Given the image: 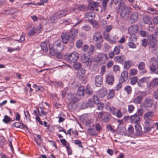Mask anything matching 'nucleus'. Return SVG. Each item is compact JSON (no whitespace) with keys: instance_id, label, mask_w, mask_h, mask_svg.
I'll use <instances>...</instances> for the list:
<instances>
[{"instance_id":"26","label":"nucleus","mask_w":158,"mask_h":158,"mask_svg":"<svg viewBox=\"0 0 158 158\" xmlns=\"http://www.w3.org/2000/svg\"><path fill=\"white\" fill-rule=\"evenodd\" d=\"M123 46L122 45L119 44L118 46L115 47L113 51L115 55H117L119 53L120 49H123Z\"/></svg>"},{"instance_id":"44","label":"nucleus","mask_w":158,"mask_h":158,"mask_svg":"<svg viewBox=\"0 0 158 158\" xmlns=\"http://www.w3.org/2000/svg\"><path fill=\"white\" fill-rule=\"evenodd\" d=\"M36 32H37V31H36V28L33 27L32 30H30L28 32V36L29 37H30L34 35Z\"/></svg>"},{"instance_id":"58","label":"nucleus","mask_w":158,"mask_h":158,"mask_svg":"<svg viewBox=\"0 0 158 158\" xmlns=\"http://www.w3.org/2000/svg\"><path fill=\"white\" fill-rule=\"evenodd\" d=\"M132 41H129V42L127 43V45L130 48H135L136 47V45Z\"/></svg>"},{"instance_id":"17","label":"nucleus","mask_w":158,"mask_h":158,"mask_svg":"<svg viewBox=\"0 0 158 158\" xmlns=\"http://www.w3.org/2000/svg\"><path fill=\"white\" fill-rule=\"evenodd\" d=\"M138 13L134 12L131 15L130 20L131 23H134L137 22L138 20Z\"/></svg>"},{"instance_id":"41","label":"nucleus","mask_w":158,"mask_h":158,"mask_svg":"<svg viewBox=\"0 0 158 158\" xmlns=\"http://www.w3.org/2000/svg\"><path fill=\"white\" fill-rule=\"evenodd\" d=\"M95 130L98 133H100L102 129V127L98 123H96L95 125Z\"/></svg>"},{"instance_id":"38","label":"nucleus","mask_w":158,"mask_h":158,"mask_svg":"<svg viewBox=\"0 0 158 158\" xmlns=\"http://www.w3.org/2000/svg\"><path fill=\"white\" fill-rule=\"evenodd\" d=\"M85 74V70L83 68H80L78 71V74L79 75V78L80 77H83Z\"/></svg>"},{"instance_id":"12","label":"nucleus","mask_w":158,"mask_h":158,"mask_svg":"<svg viewBox=\"0 0 158 158\" xmlns=\"http://www.w3.org/2000/svg\"><path fill=\"white\" fill-rule=\"evenodd\" d=\"M53 47L57 51H60L63 48L60 40H58L56 41L53 44Z\"/></svg>"},{"instance_id":"15","label":"nucleus","mask_w":158,"mask_h":158,"mask_svg":"<svg viewBox=\"0 0 158 158\" xmlns=\"http://www.w3.org/2000/svg\"><path fill=\"white\" fill-rule=\"evenodd\" d=\"M95 81L96 86L99 87L102 84V78L100 75L96 76L95 78Z\"/></svg>"},{"instance_id":"24","label":"nucleus","mask_w":158,"mask_h":158,"mask_svg":"<svg viewBox=\"0 0 158 158\" xmlns=\"http://www.w3.org/2000/svg\"><path fill=\"white\" fill-rule=\"evenodd\" d=\"M154 116V114L153 111H149L144 114L143 116V118L144 119H151V118L153 117Z\"/></svg>"},{"instance_id":"10","label":"nucleus","mask_w":158,"mask_h":158,"mask_svg":"<svg viewBox=\"0 0 158 158\" xmlns=\"http://www.w3.org/2000/svg\"><path fill=\"white\" fill-rule=\"evenodd\" d=\"M67 98L69 101L70 103L72 102L73 103H76L79 100V98L70 93L68 94Z\"/></svg>"},{"instance_id":"11","label":"nucleus","mask_w":158,"mask_h":158,"mask_svg":"<svg viewBox=\"0 0 158 158\" xmlns=\"http://www.w3.org/2000/svg\"><path fill=\"white\" fill-rule=\"evenodd\" d=\"M139 27L136 25H133L128 29V32L131 35L135 34L138 31Z\"/></svg>"},{"instance_id":"64","label":"nucleus","mask_w":158,"mask_h":158,"mask_svg":"<svg viewBox=\"0 0 158 158\" xmlns=\"http://www.w3.org/2000/svg\"><path fill=\"white\" fill-rule=\"evenodd\" d=\"M130 75H134L136 74L137 73V70L135 69H131Z\"/></svg>"},{"instance_id":"37","label":"nucleus","mask_w":158,"mask_h":158,"mask_svg":"<svg viewBox=\"0 0 158 158\" xmlns=\"http://www.w3.org/2000/svg\"><path fill=\"white\" fill-rule=\"evenodd\" d=\"M110 39L109 43L111 44H115L118 38L116 35H114L113 36H111Z\"/></svg>"},{"instance_id":"47","label":"nucleus","mask_w":158,"mask_h":158,"mask_svg":"<svg viewBox=\"0 0 158 158\" xmlns=\"http://www.w3.org/2000/svg\"><path fill=\"white\" fill-rule=\"evenodd\" d=\"M124 89L128 94H130L132 92L131 88L130 85L126 86L125 87Z\"/></svg>"},{"instance_id":"50","label":"nucleus","mask_w":158,"mask_h":158,"mask_svg":"<svg viewBox=\"0 0 158 158\" xmlns=\"http://www.w3.org/2000/svg\"><path fill=\"white\" fill-rule=\"evenodd\" d=\"M144 126H150L152 123V119H144Z\"/></svg>"},{"instance_id":"13","label":"nucleus","mask_w":158,"mask_h":158,"mask_svg":"<svg viewBox=\"0 0 158 158\" xmlns=\"http://www.w3.org/2000/svg\"><path fill=\"white\" fill-rule=\"evenodd\" d=\"M130 120L131 123H137L139 122L140 118L137 114V113L131 116Z\"/></svg>"},{"instance_id":"51","label":"nucleus","mask_w":158,"mask_h":158,"mask_svg":"<svg viewBox=\"0 0 158 158\" xmlns=\"http://www.w3.org/2000/svg\"><path fill=\"white\" fill-rule=\"evenodd\" d=\"M127 131L129 134L130 135H131L133 134L134 128L132 126L130 125L128 127Z\"/></svg>"},{"instance_id":"55","label":"nucleus","mask_w":158,"mask_h":158,"mask_svg":"<svg viewBox=\"0 0 158 158\" xmlns=\"http://www.w3.org/2000/svg\"><path fill=\"white\" fill-rule=\"evenodd\" d=\"M134 110V106L132 105H128V111L129 113H132Z\"/></svg>"},{"instance_id":"1","label":"nucleus","mask_w":158,"mask_h":158,"mask_svg":"<svg viewBox=\"0 0 158 158\" xmlns=\"http://www.w3.org/2000/svg\"><path fill=\"white\" fill-rule=\"evenodd\" d=\"M118 10L122 17L124 18L131 11V8L126 5L124 3L120 2L118 5Z\"/></svg>"},{"instance_id":"49","label":"nucleus","mask_w":158,"mask_h":158,"mask_svg":"<svg viewBox=\"0 0 158 158\" xmlns=\"http://www.w3.org/2000/svg\"><path fill=\"white\" fill-rule=\"evenodd\" d=\"M137 82V77H134L131 79L130 83L132 85H134Z\"/></svg>"},{"instance_id":"19","label":"nucleus","mask_w":158,"mask_h":158,"mask_svg":"<svg viewBox=\"0 0 158 158\" xmlns=\"http://www.w3.org/2000/svg\"><path fill=\"white\" fill-rule=\"evenodd\" d=\"M55 15L58 18L65 16L67 14V12L65 10H60L56 13Z\"/></svg>"},{"instance_id":"53","label":"nucleus","mask_w":158,"mask_h":158,"mask_svg":"<svg viewBox=\"0 0 158 158\" xmlns=\"http://www.w3.org/2000/svg\"><path fill=\"white\" fill-rule=\"evenodd\" d=\"M136 39V35L134 34L131 35L129 38V41H135Z\"/></svg>"},{"instance_id":"20","label":"nucleus","mask_w":158,"mask_h":158,"mask_svg":"<svg viewBox=\"0 0 158 158\" xmlns=\"http://www.w3.org/2000/svg\"><path fill=\"white\" fill-rule=\"evenodd\" d=\"M148 78V77H144L139 79L137 82L138 85L140 87H143L144 83L147 82Z\"/></svg>"},{"instance_id":"7","label":"nucleus","mask_w":158,"mask_h":158,"mask_svg":"<svg viewBox=\"0 0 158 158\" xmlns=\"http://www.w3.org/2000/svg\"><path fill=\"white\" fill-rule=\"evenodd\" d=\"M108 60L107 56L106 54L100 53L99 54L97 57V60L98 63H104Z\"/></svg>"},{"instance_id":"28","label":"nucleus","mask_w":158,"mask_h":158,"mask_svg":"<svg viewBox=\"0 0 158 158\" xmlns=\"http://www.w3.org/2000/svg\"><path fill=\"white\" fill-rule=\"evenodd\" d=\"M61 37L63 43L65 44L68 43L69 37L68 35H66V33H63L61 36Z\"/></svg>"},{"instance_id":"34","label":"nucleus","mask_w":158,"mask_h":158,"mask_svg":"<svg viewBox=\"0 0 158 158\" xmlns=\"http://www.w3.org/2000/svg\"><path fill=\"white\" fill-rule=\"evenodd\" d=\"M124 56H117L115 57L114 58V60L117 62L119 63H122L124 61Z\"/></svg>"},{"instance_id":"6","label":"nucleus","mask_w":158,"mask_h":158,"mask_svg":"<svg viewBox=\"0 0 158 158\" xmlns=\"http://www.w3.org/2000/svg\"><path fill=\"white\" fill-rule=\"evenodd\" d=\"M99 102L98 97L95 95L93 96L92 98H90L87 102V104L89 107H93L94 104H97Z\"/></svg>"},{"instance_id":"32","label":"nucleus","mask_w":158,"mask_h":158,"mask_svg":"<svg viewBox=\"0 0 158 158\" xmlns=\"http://www.w3.org/2000/svg\"><path fill=\"white\" fill-rule=\"evenodd\" d=\"M84 92H85V88L83 86L80 87L77 91V94L79 96H82L84 95Z\"/></svg>"},{"instance_id":"33","label":"nucleus","mask_w":158,"mask_h":158,"mask_svg":"<svg viewBox=\"0 0 158 158\" xmlns=\"http://www.w3.org/2000/svg\"><path fill=\"white\" fill-rule=\"evenodd\" d=\"M150 86L152 87H156L158 86V78H155L151 82Z\"/></svg>"},{"instance_id":"16","label":"nucleus","mask_w":158,"mask_h":158,"mask_svg":"<svg viewBox=\"0 0 158 158\" xmlns=\"http://www.w3.org/2000/svg\"><path fill=\"white\" fill-rule=\"evenodd\" d=\"M127 71H123L121 74V76L120 78L119 81L122 83L126 81L127 78Z\"/></svg>"},{"instance_id":"4","label":"nucleus","mask_w":158,"mask_h":158,"mask_svg":"<svg viewBox=\"0 0 158 158\" xmlns=\"http://www.w3.org/2000/svg\"><path fill=\"white\" fill-rule=\"evenodd\" d=\"M98 117L104 122L106 123L110 121V115L108 113L105 112H101L98 114Z\"/></svg>"},{"instance_id":"22","label":"nucleus","mask_w":158,"mask_h":158,"mask_svg":"<svg viewBox=\"0 0 158 158\" xmlns=\"http://www.w3.org/2000/svg\"><path fill=\"white\" fill-rule=\"evenodd\" d=\"M89 3V8L91 10H94L99 6L98 3L97 2H91Z\"/></svg>"},{"instance_id":"9","label":"nucleus","mask_w":158,"mask_h":158,"mask_svg":"<svg viewBox=\"0 0 158 158\" xmlns=\"http://www.w3.org/2000/svg\"><path fill=\"white\" fill-rule=\"evenodd\" d=\"M153 104V100L152 98L147 97L145 98L143 105L145 107H151Z\"/></svg>"},{"instance_id":"59","label":"nucleus","mask_w":158,"mask_h":158,"mask_svg":"<svg viewBox=\"0 0 158 158\" xmlns=\"http://www.w3.org/2000/svg\"><path fill=\"white\" fill-rule=\"evenodd\" d=\"M10 120L11 119L7 115H5L2 121L5 123H8L10 121Z\"/></svg>"},{"instance_id":"62","label":"nucleus","mask_w":158,"mask_h":158,"mask_svg":"<svg viewBox=\"0 0 158 158\" xmlns=\"http://www.w3.org/2000/svg\"><path fill=\"white\" fill-rule=\"evenodd\" d=\"M97 104V107L98 110H102L103 109V104L102 103H98Z\"/></svg>"},{"instance_id":"27","label":"nucleus","mask_w":158,"mask_h":158,"mask_svg":"<svg viewBox=\"0 0 158 158\" xmlns=\"http://www.w3.org/2000/svg\"><path fill=\"white\" fill-rule=\"evenodd\" d=\"M107 93V89L106 88H102L99 91V96L101 98L105 97Z\"/></svg>"},{"instance_id":"18","label":"nucleus","mask_w":158,"mask_h":158,"mask_svg":"<svg viewBox=\"0 0 158 158\" xmlns=\"http://www.w3.org/2000/svg\"><path fill=\"white\" fill-rule=\"evenodd\" d=\"M77 30L75 29H72L68 35L71 39L74 38L77 34Z\"/></svg>"},{"instance_id":"14","label":"nucleus","mask_w":158,"mask_h":158,"mask_svg":"<svg viewBox=\"0 0 158 158\" xmlns=\"http://www.w3.org/2000/svg\"><path fill=\"white\" fill-rule=\"evenodd\" d=\"M114 81V78L113 75L108 74L106 75V82L108 84L111 85Z\"/></svg>"},{"instance_id":"42","label":"nucleus","mask_w":158,"mask_h":158,"mask_svg":"<svg viewBox=\"0 0 158 158\" xmlns=\"http://www.w3.org/2000/svg\"><path fill=\"white\" fill-rule=\"evenodd\" d=\"M135 127L136 131L139 132L140 134H141L142 131L141 130V127L140 125L138 123H136Z\"/></svg>"},{"instance_id":"43","label":"nucleus","mask_w":158,"mask_h":158,"mask_svg":"<svg viewBox=\"0 0 158 158\" xmlns=\"http://www.w3.org/2000/svg\"><path fill=\"white\" fill-rule=\"evenodd\" d=\"M83 44V42L82 40H77L76 43V46L78 48H80Z\"/></svg>"},{"instance_id":"52","label":"nucleus","mask_w":158,"mask_h":158,"mask_svg":"<svg viewBox=\"0 0 158 158\" xmlns=\"http://www.w3.org/2000/svg\"><path fill=\"white\" fill-rule=\"evenodd\" d=\"M94 47L92 45H91L89 49V51L88 52L89 55H92L94 52Z\"/></svg>"},{"instance_id":"45","label":"nucleus","mask_w":158,"mask_h":158,"mask_svg":"<svg viewBox=\"0 0 158 158\" xmlns=\"http://www.w3.org/2000/svg\"><path fill=\"white\" fill-rule=\"evenodd\" d=\"M118 129L119 131V134L121 135H123V134H125L126 130L124 127H122L120 128H118Z\"/></svg>"},{"instance_id":"56","label":"nucleus","mask_w":158,"mask_h":158,"mask_svg":"<svg viewBox=\"0 0 158 158\" xmlns=\"http://www.w3.org/2000/svg\"><path fill=\"white\" fill-rule=\"evenodd\" d=\"M131 66V62L130 61H126L124 64V67L125 68L127 69H129Z\"/></svg>"},{"instance_id":"61","label":"nucleus","mask_w":158,"mask_h":158,"mask_svg":"<svg viewBox=\"0 0 158 158\" xmlns=\"http://www.w3.org/2000/svg\"><path fill=\"white\" fill-rule=\"evenodd\" d=\"M104 39L106 40L109 42L110 37L109 36V34L108 32L104 33Z\"/></svg>"},{"instance_id":"46","label":"nucleus","mask_w":158,"mask_h":158,"mask_svg":"<svg viewBox=\"0 0 158 158\" xmlns=\"http://www.w3.org/2000/svg\"><path fill=\"white\" fill-rule=\"evenodd\" d=\"M106 127L108 130L110 131L112 133L115 132V130L114 128V126H112L110 124H109L107 125Z\"/></svg>"},{"instance_id":"5","label":"nucleus","mask_w":158,"mask_h":158,"mask_svg":"<svg viewBox=\"0 0 158 158\" xmlns=\"http://www.w3.org/2000/svg\"><path fill=\"white\" fill-rule=\"evenodd\" d=\"M81 60L85 65L88 67H90L92 63V59L85 54L81 56Z\"/></svg>"},{"instance_id":"30","label":"nucleus","mask_w":158,"mask_h":158,"mask_svg":"<svg viewBox=\"0 0 158 158\" xmlns=\"http://www.w3.org/2000/svg\"><path fill=\"white\" fill-rule=\"evenodd\" d=\"M115 95V90L114 89H110L108 93L107 98L108 99L113 98Z\"/></svg>"},{"instance_id":"36","label":"nucleus","mask_w":158,"mask_h":158,"mask_svg":"<svg viewBox=\"0 0 158 158\" xmlns=\"http://www.w3.org/2000/svg\"><path fill=\"white\" fill-rule=\"evenodd\" d=\"M40 47L45 52H47L48 51V47L47 44L45 42H43L41 43Z\"/></svg>"},{"instance_id":"57","label":"nucleus","mask_w":158,"mask_h":158,"mask_svg":"<svg viewBox=\"0 0 158 158\" xmlns=\"http://www.w3.org/2000/svg\"><path fill=\"white\" fill-rule=\"evenodd\" d=\"M83 29L85 31H89L91 30L90 27L88 25H85L82 27Z\"/></svg>"},{"instance_id":"21","label":"nucleus","mask_w":158,"mask_h":158,"mask_svg":"<svg viewBox=\"0 0 158 158\" xmlns=\"http://www.w3.org/2000/svg\"><path fill=\"white\" fill-rule=\"evenodd\" d=\"M149 48L153 52H155L157 50V46L154 42L152 41L150 42L149 45Z\"/></svg>"},{"instance_id":"3","label":"nucleus","mask_w":158,"mask_h":158,"mask_svg":"<svg viewBox=\"0 0 158 158\" xmlns=\"http://www.w3.org/2000/svg\"><path fill=\"white\" fill-rule=\"evenodd\" d=\"M92 40L96 44H101L103 41V37L100 33L96 32L93 35Z\"/></svg>"},{"instance_id":"48","label":"nucleus","mask_w":158,"mask_h":158,"mask_svg":"<svg viewBox=\"0 0 158 158\" xmlns=\"http://www.w3.org/2000/svg\"><path fill=\"white\" fill-rule=\"evenodd\" d=\"M154 128L153 126L152 127L149 126H144V132L146 133L150 131L152 128Z\"/></svg>"},{"instance_id":"54","label":"nucleus","mask_w":158,"mask_h":158,"mask_svg":"<svg viewBox=\"0 0 158 158\" xmlns=\"http://www.w3.org/2000/svg\"><path fill=\"white\" fill-rule=\"evenodd\" d=\"M81 66V64L78 62H75V64L73 65V68L76 70L79 69Z\"/></svg>"},{"instance_id":"23","label":"nucleus","mask_w":158,"mask_h":158,"mask_svg":"<svg viewBox=\"0 0 158 158\" xmlns=\"http://www.w3.org/2000/svg\"><path fill=\"white\" fill-rule=\"evenodd\" d=\"M85 93L88 96H91L93 95V91L92 88L89 86L87 85L85 89Z\"/></svg>"},{"instance_id":"8","label":"nucleus","mask_w":158,"mask_h":158,"mask_svg":"<svg viewBox=\"0 0 158 158\" xmlns=\"http://www.w3.org/2000/svg\"><path fill=\"white\" fill-rule=\"evenodd\" d=\"M143 93L140 91H139L135 94V97L134 99V102L136 104H140L142 101L143 97L142 96Z\"/></svg>"},{"instance_id":"2","label":"nucleus","mask_w":158,"mask_h":158,"mask_svg":"<svg viewBox=\"0 0 158 158\" xmlns=\"http://www.w3.org/2000/svg\"><path fill=\"white\" fill-rule=\"evenodd\" d=\"M79 56V54L77 52H74L68 55L67 61L70 64L75 63L78 59Z\"/></svg>"},{"instance_id":"60","label":"nucleus","mask_w":158,"mask_h":158,"mask_svg":"<svg viewBox=\"0 0 158 158\" xmlns=\"http://www.w3.org/2000/svg\"><path fill=\"white\" fill-rule=\"evenodd\" d=\"M58 19L57 17L55 15V14L54 15H52L50 17V20L51 23H54L57 19Z\"/></svg>"},{"instance_id":"40","label":"nucleus","mask_w":158,"mask_h":158,"mask_svg":"<svg viewBox=\"0 0 158 158\" xmlns=\"http://www.w3.org/2000/svg\"><path fill=\"white\" fill-rule=\"evenodd\" d=\"M49 48L50 50L49 53L51 56H54L56 53V52L54 48H55L53 47L52 44L49 45Z\"/></svg>"},{"instance_id":"25","label":"nucleus","mask_w":158,"mask_h":158,"mask_svg":"<svg viewBox=\"0 0 158 158\" xmlns=\"http://www.w3.org/2000/svg\"><path fill=\"white\" fill-rule=\"evenodd\" d=\"M85 17L89 20H92L94 18L95 15L93 11L88 12L85 14Z\"/></svg>"},{"instance_id":"31","label":"nucleus","mask_w":158,"mask_h":158,"mask_svg":"<svg viewBox=\"0 0 158 158\" xmlns=\"http://www.w3.org/2000/svg\"><path fill=\"white\" fill-rule=\"evenodd\" d=\"M5 12H7L8 14H10L15 13L17 11V9L15 7H10L6 10H4Z\"/></svg>"},{"instance_id":"29","label":"nucleus","mask_w":158,"mask_h":158,"mask_svg":"<svg viewBox=\"0 0 158 158\" xmlns=\"http://www.w3.org/2000/svg\"><path fill=\"white\" fill-rule=\"evenodd\" d=\"M145 64L143 62H140L138 65V68L139 70H143L142 73H144L147 72L146 70L144 69Z\"/></svg>"},{"instance_id":"63","label":"nucleus","mask_w":158,"mask_h":158,"mask_svg":"<svg viewBox=\"0 0 158 158\" xmlns=\"http://www.w3.org/2000/svg\"><path fill=\"white\" fill-rule=\"evenodd\" d=\"M110 112L114 115H115L116 113V109L113 107L110 108Z\"/></svg>"},{"instance_id":"39","label":"nucleus","mask_w":158,"mask_h":158,"mask_svg":"<svg viewBox=\"0 0 158 158\" xmlns=\"http://www.w3.org/2000/svg\"><path fill=\"white\" fill-rule=\"evenodd\" d=\"M87 133L89 135H90L95 136L98 135V134L93 129H89L87 130Z\"/></svg>"},{"instance_id":"35","label":"nucleus","mask_w":158,"mask_h":158,"mask_svg":"<svg viewBox=\"0 0 158 158\" xmlns=\"http://www.w3.org/2000/svg\"><path fill=\"white\" fill-rule=\"evenodd\" d=\"M143 21L145 24H151V19L150 17L147 15L144 16L143 18Z\"/></svg>"}]
</instances>
